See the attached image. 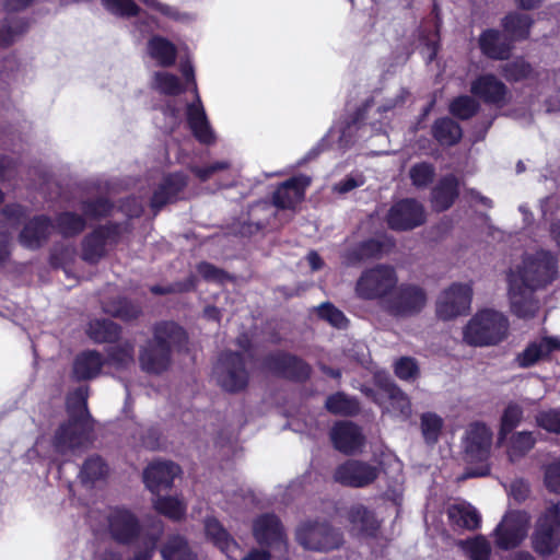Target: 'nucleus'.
Wrapping results in <instances>:
<instances>
[{
	"label": "nucleus",
	"mask_w": 560,
	"mask_h": 560,
	"mask_svg": "<svg viewBox=\"0 0 560 560\" xmlns=\"http://www.w3.org/2000/svg\"><path fill=\"white\" fill-rule=\"evenodd\" d=\"M557 275V259L546 250L526 255L522 267L509 273V295L512 312L521 318L535 316L539 301L534 296L537 289L549 284Z\"/></svg>",
	"instance_id": "nucleus-1"
},
{
	"label": "nucleus",
	"mask_w": 560,
	"mask_h": 560,
	"mask_svg": "<svg viewBox=\"0 0 560 560\" xmlns=\"http://www.w3.org/2000/svg\"><path fill=\"white\" fill-rule=\"evenodd\" d=\"M407 95L408 92L399 88L382 103L373 97L358 112L357 117L351 122H347L345 126H332L324 141L329 143L337 141V148L345 150L357 141V139H354V132H359L358 139L363 140L368 138V133L372 136L385 132L389 114L393 113L396 107L405 103Z\"/></svg>",
	"instance_id": "nucleus-2"
},
{
	"label": "nucleus",
	"mask_w": 560,
	"mask_h": 560,
	"mask_svg": "<svg viewBox=\"0 0 560 560\" xmlns=\"http://www.w3.org/2000/svg\"><path fill=\"white\" fill-rule=\"evenodd\" d=\"M86 399L88 388L84 386L69 394L67 398L69 420L58 428L52 441V450L56 454H75L89 443L92 425Z\"/></svg>",
	"instance_id": "nucleus-3"
},
{
	"label": "nucleus",
	"mask_w": 560,
	"mask_h": 560,
	"mask_svg": "<svg viewBox=\"0 0 560 560\" xmlns=\"http://www.w3.org/2000/svg\"><path fill=\"white\" fill-rule=\"evenodd\" d=\"M106 524L110 537L122 545H135L140 548L131 560H151L159 533L144 532L137 516L124 508H109L106 511Z\"/></svg>",
	"instance_id": "nucleus-4"
},
{
	"label": "nucleus",
	"mask_w": 560,
	"mask_h": 560,
	"mask_svg": "<svg viewBox=\"0 0 560 560\" xmlns=\"http://www.w3.org/2000/svg\"><path fill=\"white\" fill-rule=\"evenodd\" d=\"M185 341L186 334L177 324L165 322L156 325L153 340L140 351L141 369L151 374L164 372L170 365L172 349L182 347Z\"/></svg>",
	"instance_id": "nucleus-5"
},
{
	"label": "nucleus",
	"mask_w": 560,
	"mask_h": 560,
	"mask_svg": "<svg viewBox=\"0 0 560 560\" xmlns=\"http://www.w3.org/2000/svg\"><path fill=\"white\" fill-rule=\"evenodd\" d=\"M508 318L494 310H482L475 314L465 326L464 340L470 346H492L502 341L508 334Z\"/></svg>",
	"instance_id": "nucleus-6"
},
{
	"label": "nucleus",
	"mask_w": 560,
	"mask_h": 560,
	"mask_svg": "<svg viewBox=\"0 0 560 560\" xmlns=\"http://www.w3.org/2000/svg\"><path fill=\"white\" fill-rule=\"evenodd\" d=\"M398 283V277L394 267L378 264L363 270L358 278L354 291L358 298L366 301H381L389 298L392 291Z\"/></svg>",
	"instance_id": "nucleus-7"
},
{
	"label": "nucleus",
	"mask_w": 560,
	"mask_h": 560,
	"mask_svg": "<svg viewBox=\"0 0 560 560\" xmlns=\"http://www.w3.org/2000/svg\"><path fill=\"white\" fill-rule=\"evenodd\" d=\"M180 72L186 83L192 85L195 100L186 106L187 124L194 137L202 144H211L215 141V135L208 120L205 107L198 94L195 80V70L189 60L180 63Z\"/></svg>",
	"instance_id": "nucleus-8"
},
{
	"label": "nucleus",
	"mask_w": 560,
	"mask_h": 560,
	"mask_svg": "<svg viewBox=\"0 0 560 560\" xmlns=\"http://www.w3.org/2000/svg\"><path fill=\"white\" fill-rule=\"evenodd\" d=\"M298 542L307 550L327 552L342 544L341 533L327 523L305 522L295 532Z\"/></svg>",
	"instance_id": "nucleus-9"
},
{
	"label": "nucleus",
	"mask_w": 560,
	"mask_h": 560,
	"mask_svg": "<svg viewBox=\"0 0 560 560\" xmlns=\"http://www.w3.org/2000/svg\"><path fill=\"white\" fill-rule=\"evenodd\" d=\"M213 375L218 384L226 392L233 393L245 388L248 373L243 354L231 351L223 352L213 368Z\"/></svg>",
	"instance_id": "nucleus-10"
},
{
	"label": "nucleus",
	"mask_w": 560,
	"mask_h": 560,
	"mask_svg": "<svg viewBox=\"0 0 560 560\" xmlns=\"http://www.w3.org/2000/svg\"><path fill=\"white\" fill-rule=\"evenodd\" d=\"M425 303L427 294L421 287L401 283L385 300L384 308L394 316L407 317L421 312Z\"/></svg>",
	"instance_id": "nucleus-11"
},
{
	"label": "nucleus",
	"mask_w": 560,
	"mask_h": 560,
	"mask_svg": "<svg viewBox=\"0 0 560 560\" xmlns=\"http://www.w3.org/2000/svg\"><path fill=\"white\" fill-rule=\"evenodd\" d=\"M560 542V509L557 504L549 506L539 517L533 537L535 550L540 555L552 553Z\"/></svg>",
	"instance_id": "nucleus-12"
},
{
	"label": "nucleus",
	"mask_w": 560,
	"mask_h": 560,
	"mask_svg": "<svg viewBox=\"0 0 560 560\" xmlns=\"http://www.w3.org/2000/svg\"><path fill=\"white\" fill-rule=\"evenodd\" d=\"M528 525L526 512H508L494 529L497 546L504 550L518 546L527 535Z\"/></svg>",
	"instance_id": "nucleus-13"
},
{
	"label": "nucleus",
	"mask_w": 560,
	"mask_h": 560,
	"mask_svg": "<svg viewBox=\"0 0 560 560\" xmlns=\"http://www.w3.org/2000/svg\"><path fill=\"white\" fill-rule=\"evenodd\" d=\"M373 399L384 413L394 418L405 421L411 416L409 397L389 380L380 383Z\"/></svg>",
	"instance_id": "nucleus-14"
},
{
	"label": "nucleus",
	"mask_w": 560,
	"mask_h": 560,
	"mask_svg": "<svg viewBox=\"0 0 560 560\" xmlns=\"http://www.w3.org/2000/svg\"><path fill=\"white\" fill-rule=\"evenodd\" d=\"M472 289L469 284L454 283L443 291L436 302V314L444 320L452 319L470 308Z\"/></svg>",
	"instance_id": "nucleus-15"
},
{
	"label": "nucleus",
	"mask_w": 560,
	"mask_h": 560,
	"mask_svg": "<svg viewBox=\"0 0 560 560\" xmlns=\"http://www.w3.org/2000/svg\"><path fill=\"white\" fill-rule=\"evenodd\" d=\"M425 221L423 206L412 198L397 201L387 214L388 226L397 231L412 230Z\"/></svg>",
	"instance_id": "nucleus-16"
},
{
	"label": "nucleus",
	"mask_w": 560,
	"mask_h": 560,
	"mask_svg": "<svg viewBox=\"0 0 560 560\" xmlns=\"http://www.w3.org/2000/svg\"><path fill=\"white\" fill-rule=\"evenodd\" d=\"M118 234L119 225L117 224H109L94 230L82 241V259L89 264H96L106 255L108 246L116 242Z\"/></svg>",
	"instance_id": "nucleus-17"
},
{
	"label": "nucleus",
	"mask_w": 560,
	"mask_h": 560,
	"mask_svg": "<svg viewBox=\"0 0 560 560\" xmlns=\"http://www.w3.org/2000/svg\"><path fill=\"white\" fill-rule=\"evenodd\" d=\"M463 443L470 462H485L490 455L492 431L482 422H472L466 429Z\"/></svg>",
	"instance_id": "nucleus-18"
},
{
	"label": "nucleus",
	"mask_w": 560,
	"mask_h": 560,
	"mask_svg": "<svg viewBox=\"0 0 560 560\" xmlns=\"http://www.w3.org/2000/svg\"><path fill=\"white\" fill-rule=\"evenodd\" d=\"M378 476L376 466L350 459L339 465L334 474L335 481L353 488H363L372 483Z\"/></svg>",
	"instance_id": "nucleus-19"
},
{
	"label": "nucleus",
	"mask_w": 560,
	"mask_h": 560,
	"mask_svg": "<svg viewBox=\"0 0 560 560\" xmlns=\"http://www.w3.org/2000/svg\"><path fill=\"white\" fill-rule=\"evenodd\" d=\"M253 535L262 547L281 550L287 546L283 526L275 514L258 516L253 523Z\"/></svg>",
	"instance_id": "nucleus-20"
},
{
	"label": "nucleus",
	"mask_w": 560,
	"mask_h": 560,
	"mask_svg": "<svg viewBox=\"0 0 560 560\" xmlns=\"http://www.w3.org/2000/svg\"><path fill=\"white\" fill-rule=\"evenodd\" d=\"M180 468L167 460L152 462L143 472V480L152 493H160L171 488L174 479L179 475Z\"/></svg>",
	"instance_id": "nucleus-21"
},
{
	"label": "nucleus",
	"mask_w": 560,
	"mask_h": 560,
	"mask_svg": "<svg viewBox=\"0 0 560 560\" xmlns=\"http://www.w3.org/2000/svg\"><path fill=\"white\" fill-rule=\"evenodd\" d=\"M55 225L47 215H36L25 223L19 234L20 244L28 249L40 248L49 238Z\"/></svg>",
	"instance_id": "nucleus-22"
},
{
	"label": "nucleus",
	"mask_w": 560,
	"mask_h": 560,
	"mask_svg": "<svg viewBox=\"0 0 560 560\" xmlns=\"http://www.w3.org/2000/svg\"><path fill=\"white\" fill-rule=\"evenodd\" d=\"M203 527L208 541L220 549L230 560H238L241 555L238 544L215 517H207Z\"/></svg>",
	"instance_id": "nucleus-23"
},
{
	"label": "nucleus",
	"mask_w": 560,
	"mask_h": 560,
	"mask_svg": "<svg viewBox=\"0 0 560 560\" xmlns=\"http://www.w3.org/2000/svg\"><path fill=\"white\" fill-rule=\"evenodd\" d=\"M334 446L341 453L352 454L364 444V436L361 429L352 422H337L330 432Z\"/></svg>",
	"instance_id": "nucleus-24"
},
{
	"label": "nucleus",
	"mask_w": 560,
	"mask_h": 560,
	"mask_svg": "<svg viewBox=\"0 0 560 560\" xmlns=\"http://www.w3.org/2000/svg\"><path fill=\"white\" fill-rule=\"evenodd\" d=\"M311 180L307 176L301 175L282 183L273 194V203L281 209H294L305 194V188Z\"/></svg>",
	"instance_id": "nucleus-25"
},
{
	"label": "nucleus",
	"mask_w": 560,
	"mask_h": 560,
	"mask_svg": "<svg viewBox=\"0 0 560 560\" xmlns=\"http://www.w3.org/2000/svg\"><path fill=\"white\" fill-rule=\"evenodd\" d=\"M471 93L486 103L502 106L506 101V86L493 74L477 78L470 88Z\"/></svg>",
	"instance_id": "nucleus-26"
},
{
	"label": "nucleus",
	"mask_w": 560,
	"mask_h": 560,
	"mask_svg": "<svg viewBox=\"0 0 560 560\" xmlns=\"http://www.w3.org/2000/svg\"><path fill=\"white\" fill-rule=\"evenodd\" d=\"M186 185L187 176L183 173L165 176L153 192L151 207L158 211L166 203L175 201Z\"/></svg>",
	"instance_id": "nucleus-27"
},
{
	"label": "nucleus",
	"mask_w": 560,
	"mask_h": 560,
	"mask_svg": "<svg viewBox=\"0 0 560 560\" xmlns=\"http://www.w3.org/2000/svg\"><path fill=\"white\" fill-rule=\"evenodd\" d=\"M267 365L269 369L283 374L287 377L303 381L310 376L311 368L304 361L287 354L276 353L268 358Z\"/></svg>",
	"instance_id": "nucleus-28"
},
{
	"label": "nucleus",
	"mask_w": 560,
	"mask_h": 560,
	"mask_svg": "<svg viewBox=\"0 0 560 560\" xmlns=\"http://www.w3.org/2000/svg\"><path fill=\"white\" fill-rule=\"evenodd\" d=\"M560 348V340L556 337H545L530 342L523 352H521L516 362L521 368H529L538 361L548 358L552 352Z\"/></svg>",
	"instance_id": "nucleus-29"
},
{
	"label": "nucleus",
	"mask_w": 560,
	"mask_h": 560,
	"mask_svg": "<svg viewBox=\"0 0 560 560\" xmlns=\"http://www.w3.org/2000/svg\"><path fill=\"white\" fill-rule=\"evenodd\" d=\"M479 47L487 57L503 60L510 56L512 39L497 30H487L479 37Z\"/></svg>",
	"instance_id": "nucleus-30"
},
{
	"label": "nucleus",
	"mask_w": 560,
	"mask_h": 560,
	"mask_svg": "<svg viewBox=\"0 0 560 560\" xmlns=\"http://www.w3.org/2000/svg\"><path fill=\"white\" fill-rule=\"evenodd\" d=\"M348 520L353 532L364 536H374L380 527V521L374 513L362 504L349 509Z\"/></svg>",
	"instance_id": "nucleus-31"
},
{
	"label": "nucleus",
	"mask_w": 560,
	"mask_h": 560,
	"mask_svg": "<svg viewBox=\"0 0 560 560\" xmlns=\"http://www.w3.org/2000/svg\"><path fill=\"white\" fill-rule=\"evenodd\" d=\"M147 51L150 58L160 67H171L176 61V46L163 36H152L148 40Z\"/></svg>",
	"instance_id": "nucleus-32"
},
{
	"label": "nucleus",
	"mask_w": 560,
	"mask_h": 560,
	"mask_svg": "<svg viewBox=\"0 0 560 560\" xmlns=\"http://www.w3.org/2000/svg\"><path fill=\"white\" fill-rule=\"evenodd\" d=\"M447 515L453 525L469 530L478 528L481 522L479 512L467 502L452 504Z\"/></svg>",
	"instance_id": "nucleus-33"
},
{
	"label": "nucleus",
	"mask_w": 560,
	"mask_h": 560,
	"mask_svg": "<svg viewBox=\"0 0 560 560\" xmlns=\"http://www.w3.org/2000/svg\"><path fill=\"white\" fill-rule=\"evenodd\" d=\"M102 355L88 350L80 353L73 362V374L78 380H90L98 375L104 364Z\"/></svg>",
	"instance_id": "nucleus-34"
},
{
	"label": "nucleus",
	"mask_w": 560,
	"mask_h": 560,
	"mask_svg": "<svg viewBox=\"0 0 560 560\" xmlns=\"http://www.w3.org/2000/svg\"><path fill=\"white\" fill-rule=\"evenodd\" d=\"M458 196V182L455 176L443 177L432 191V203L435 210L448 209Z\"/></svg>",
	"instance_id": "nucleus-35"
},
{
	"label": "nucleus",
	"mask_w": 560,
	"mask_h": 560,
	"mask_svg": "<svg viewBox=\"0 0 560 560\" xmlns=\"http://www.w3.org/2000/svg\"><path fill=\"white\" fill-rule=\"evenodd\" d=\"M508 455L512 462L525 456L536 444V436L530 431H520L513 433L505 440Z\"/></svg>",
	"instance_id": "nucleus-36"
},
{
	"label": "nucleus",
	"mask_w": 560,
	"mask_h": 560,
	"mask_svg": "<svg viewBox=\"0 0 560 560\" xmlns=\"http://www.w3.org/2000/svg\"><path fill=\"white\" fill-rule=\"evenodd\" d=\"M433 136L442 145H454L462 138V128L451 118L438 119L432 127Z\"/></svg>",
	"instance_id": "nucleus-37"
},
{
	"label": "nucleus",
	"mask_w": 560,
	"mask_h": 560,
	"mask_svg": "<svg viewBox=\"0 0 560 560\" xmlns=\"http://www.w3.org/2000/svg\"><path fill=\"white\" fill-rule=\"evenodd\" d=\"M523 416L524 408L520 404L511 401L506 405L500 421V430L498 434L499 444L504 443L508 434L511 433L521 423Z\"/></svg>",
	"instance_id": "nucleus-38"
},
{
	"label": "nucleus",
	"mask_w": 560,
	"mask_h": 560,
	"mask_svg": "<svg viewBox=\"0 0 560 560\" xmlns=\"http://www.w3.org/2000/svg\"><path fill=\"white\" fill-rule=\"evenodd\" d=\"M458 546L469 560H490L492 547L490 541L482 535L460 540Z\"/></svg>",
	"instance_id": "nucleus-39"
},
{
	"label": "nucleus",
	"mask_w": 560,
	"mask_h": 560,
	"mask_svg": "<svg viewBox=\"0 0 560 560\" xmlns=\"http://www.w3.org/2000/svg\"><path fill=\"white\" fill-rule=\"evenodd\" d=\"M133 345L129 341L112 346L107 350L106 362L117 370L128 369L133 364Z\"/></svg>",
	"instance_id": "nucleus-40"
},
{
	"label": "nucleus",
	"mask_w": 560,
	"mask_h": 560,
	"mask_svg": "<svg viewBox=\"0 0 560 560\" xmlns=\"http://www.w3.org/2000/svg\"><path fill=\"white\" fill-rule=\"evenodd\" d=\"M88 334L95 342H114L119 336V327L109 319H95L90 323Z\"/></svg>",
	"instance_id": "nucleus-41"
},
{
	"label": "nucleus",
	"mask_w": 560,
	"mask_h": 560,
	"mask_svg": "<svg viewBox=\"0 0 560 560\" xmlns=\"http://www.w3.org/2000/svg\"><path fill=\"white\" fill-rule=\"evenodd\" d=\"M444 425L443 419L435 412H424L420 417V429L425 444L432 446L438 443Z\"/></svg>",
	"instance_id": "nucleus-42"
},
{
	"label": "nucleus",
	"mask_w": 560,
	"mask_h": 560,
	"mask_svg": "<svg viewBox=\"0 0 560 560\" xmlns=\"http://www.w3.org/2000/svg\"><path fill=\"white\" fill-rule=\"evenodd\" d=\"M161 552L164 560H197L187 541L178 535L172 536Z\"/></svg>",
	"instance_id": "nucleus-43"
},
{
	"label": "nucleus",
	"mask_w": 560,
	"mask_h": 560,
	"mask_svg": "<svg viewBox=\"0 0 560 560\" xmlns=\"http://www.w3.org/2000/svg\"><path fill=\"white\" fill-rule=\"evenodd\" d=\"M325 407L329 412L342 416L355 415L360 409L358 401L343 393L330 395L326 399Z\"/></svg>",
	"instance_id": "nucleus-44"
},
{
	"label": "nucleus",
	"mask_w": 560,
	"mask_h": 560,
	"mask_svg": "<svg viewBox=\"0 0 560 560\" xmlns=\"http://www.w3.org/2000/svg\"><path fill=\"white\" fill-rule=\"evenodd\" d=\"M532 20L528 14L511 13L503 22L505 32H508L513 39H524L529 34Z\"/></svg>",
	"instance_id": "nucleus-45"
},
{
	"label": "nucleus",
	"mask_w": 560,
	"mask_h": 560,
	"mask_svg": "<svg viewBox=\"0 0 560 560\" xmlns=\"http://www.w3.org/2000/svg\"><path fill=\"white\" fill-rule=\"evenodd\" d=\"M149 9L160 13L163 18L178 22V23H190L195 16L188 12H183L176 7L163 3L160 0H140Z\"/></svg>",
	"instance_id": "nucleus-46"
},
{
	"label": "nucleus",
	"mask_w": 560,
	"mask_h": 560,
	"mask_svg": "<svg viewBox=\"0 0 560 560\" xmlns=\"http://www.w3.org/2000/svg\"><path fill=\"white\" fill-rule=\"evenodd\" d=\"M152 88L166 95H177L183 91L178 77L166 71L154 72Z\"/></svg>",
	"instance_id": "nucleus-47"
},
{
	"label": "nucleus",
	"mask_w": 560,
	"mask_h": 560,
	"mask_svg": "<svg viewBox=\"0 0 560 560\" xmlns=\"http://www.w3.org/2000/svg\"><path fill=\"white\" fill-rule=\"evenodd\" d=\"M103 310L105 313L125 320L136 318L140 313L139 306L130 303L126 299L120 298L117 300L104 302Z\"/></svg>",
	"instance_id": "nucleus-48"
},
{
	"label": "nucleus",
	"mask_w": 560,
	"mask_h": 560,
	"mask_svg": "<svg viewBox=\"0 0 560 560\" xmlns=\"http://www.w3.org/2000/svg\"><path fill=\"white\" fill-rule=\"evenodd\" d=\"M107 471V465L103 459L98 456H93L84 462L80 470V477L83 483H94L104 478Z\"/></svg>",
	"instance_id": "nucleus-49"
},
{
	"label": "nucleus",
	"mask_w": 560,
	"mask_h": 560,
	"mask_svg": "<svg viewBox=\"0 0 560 560\" xmlns=\"http://www.w3.org/2000/svg\"><path fill=\"white\" fill-rule=\"evenodd\" d=\"M361 244V250L365 259L381 258L384 254L388 253L394 247V242L390 237L383 235L375 238L363 241Z\"/></svg>",
	"instance_id": "nucleus-50"
},
{
	"label": "nucleus",
	"mask_w": 560,
	"mask_h": 560,
	"mask_svg": "<svg viewBox=\"0 0 560 560\" xmlns=\"http://www.w3.org/2000/svg\"><path fill=\"white\" fill-rule=\"evenodd\" d=\"M154 508L159 513L172 520L182 518L186 512L184 502L173 497H158L154 500Z\"/></svg>",
	"instance_id": "nucleus-51"
},
{
	"label": "nucleus",
	"mask_w": 560,
	"mask_h": 560,
	"mask_svg": "<svg viewBox=\"0 0 560 560\" xmlns=\"http://www.w3.org/2000/svg\"><path fill=\"white\" fill-rule=\"evenodd\" d=\"M84 226L85 220L81 215L73 212H63L58 215L57 225L55 228H57L63 236H72L83 231Z\"/></svg>",
	"instance_id": "nucleus-52"
},
{
	"label": "nucleus",
	"mask_w": 560,
	"mask_h": 560,
	"mask_svg": "<svg viewBox=\"0 0 560 560\" xmlns=\"http://www.w3.org/2000/svg\"><path fill=\"white\" fill-rule=\"evenodd\" d=\"M104 8L115 16L130 19L138 16L141 9L132 0H101Z\"/></svg>",
	"instance_id": "nucleus-53"
},
{
	"label": "nucleus",
	"mask_w": 560,
	"mask_h": 560,
	"mask_svg": "<svg viewBox=\"0 0 560 560\" xmlns=\"http://www.w3.org/2000/svg\"><path fill=\"white\" fill-rule=\"evenodd\" d=\"M434 176V166L427 162L417 163L409 170L411 183L417 188L428 187L433 182Z\"/></svg>",
	"instance_id": "nucleus-54"
},
{
	"label": "nucleus",
	"mask_w": 560,
	"mask_h": 560,
	"mask_svg": "<svg viewBox=\"0 0 560 560\" xmlns=\"http://www.w3.org/2000/svg\"><path fill=\"white\" fill-rule=\"evenodd\" d=\"M535 421L540 429L550 433L560 434L559 408H549L538 411L535 416Z\"/></svg>",
	"instance_id": "nucleus-55"
},
{
	"label": "nucleus",
	"mask_w": 560,
	"mask_h": 560,
	"mask_svg": "<svg viewBox=\"0 0 560 560\" xmlns=\"http://www.w3.org/2000/svg\"><path fill=\"white\" fill-rule=\"evenodd\" d=\"M450 109L454 116L468 119L478 110V104L472 97L465 95L455 98Z\"/></svg>",
	"instance_id": "nucleus-56"
},
{
	"label": "nucleus",
	"mask_w": 560,
	"mask_h": 560,
	"mask_svg": "<svg viewBox=\"0 0 560 560\" xmlns=\"http://www.w3.org/2000/svg\"><path fill=\"white\" fill-rule=\"evenodd\" d=\"M502 71L508 80L520 81L526 79L530 74L532 68L524 59H515L505 63Z\"/></svg>",
	"instance_id": "nucleus-57"
},
{
	"label": "nucleus",
	"mask_w": 560,
	"mask_h": 560,
	"mask_svg": "<svg viewBox=\"0 0 560 560\" xmlns=\"http://www.w3.org/2000/svg\"><path fill=\"white\" fill-rule=\"evenodd\" d=\"M317 314L320 318L327 320L330 325L337 328H345L347 326L348 320L343 313L330 303L320 304L317 307Z\"/></svg>",
	"instance_id": "nucleus-58"
},
{
	"label": "nucleus",
	"mask_w": 560,
	"mask_h": 560,
	"mask_svg": "<svg viewBox=\"0 0 560 560\" xmlns=\"http://www.w3.org/2000/svg\"><path fill=\"white\" fill-rule=\"evenodd\" d=\"M26 24L21 21H7L0 26V47L8 46L14 42L16 36L22 34Z\"/></svg>",
	"instance_id": "nucleus-59"
},
{
	"label": "nucleus",
	"mask_w": 560,
	"mask_h": 560,
	"mask_svg": "<svg viewBox=\"0 0 560 560\" xmlns=\"http://www.w3.org/2000/svg\"><path fill=\"white\" fill-rule=\"evenodd\" d=\"M395 374L404 381H413L419 374V368L415 359L402 357L395 363Z\"/></svg>",
	"instance_id": "nucleus-60"
},
{
	"label": "nucleus",
	"mask_w": 560,
	"mask_h": 560,
	"mask_svg": "<svg viewBox=\"0 0 560 560\" xmlns=\"http://www.w3.org/2000/svg\"><path fill=\"white\" fill-rule=\"evenodd\" d=\"M112 208L113 206L107 199L97 198L95 200L84 202L83 212L86 218L98 219L107 215Z\"/></svg>",
	"instance_id": "nucleus-61"
},
{
	"label": "nucleus",
	"mask_w": 560,
	"mask_h": 560,
	"mask_svg": "<svg viewBox=\"0 0 560 560\" xmlns=\"http://www.w3.org/2000/svg\"><path fill=\"white\" fill-rule=\"evenodd\" d=\"M545 485L549 491L560 494V462H553L546 466Z\"/></svg>",
	"instance_id": "nucleus-62"
},
{
	"label": "nucleus",
	"mask_w": 560,
	"mask_h": 560,
	"mask_svg": "<svg viewBox=\"0 0 560 560\" xmlns=\"http://www.w3.org/2000/svg\"><path fill=\"white\" fill-rule=\"evenodd\" d=\"M196 287V277L189 276L185 282H176L172 285L162 287V285H153L151 287V292L154 294H166L172 292H185L194 289Z\"/></svg>",
	"instance_id": "nucleus-63"
},
{
	"label": "nucleus",
	"mask_w": 560,
	"mask_h": 560,
	"mask_svg": "<svg viewBox=\"0 0 560 560\" xmlns=\"http://www.w3.org/2000/svg\"><path fill=\"white\" fill-rule=\"evenodd\" d=\"M2 214L8 223L15 228L21 223L22 219L26 217L27 210L19 203H10L2 209Z\"/></svg>",
	"instance_id": "nucleus-64"
}]
</instances>
